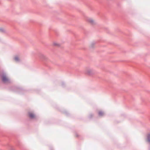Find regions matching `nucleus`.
Masks as SVG:
<instances>
[{
    "instance_id": "nucleus-1",
    "label": "nucleus",
    "mask_w": 150,
    "mask_h": 150,
    "mask_svg": "<svg viewBox=\"0 0 150 150\" xmlns=\"http://www.w3.org/2000/svg\"><path fill=\"white\" fill-rule=\"evenodd\" d=\"M1 79L2 81L4 83L8 82L9 81V79L5 75H3L1 76Z\"/></svg>"
},
{
    "instance_id": "nucleus-2",
    "label": "nucleus",
    "mask_w": 150,
    "mask_h": 150,
    "mask_svg": "<svg viewBox=\"0 0 150 150\" xmlns=\"http://www.w3.org/2000/svg\"><path fill=\"white\" fill-rule=\"evenodd\" d=\"M13 59L15 62H18L20 61V58L19 56L16 55L14 57Z\"/></svg>"
},
{
    "instance_id": "nucleus-3",
    "label": "nucleus",
    "mask_w": 150,
    "mask_h": 150,
    "mask_svg": "<svg viewBox=\"0 0 150 150\" xmlns=\"http://www.w3.org/2000/svg\"><path fill=\"white\" fill-rule=\"evenodd\" d=\"M29 117L32 118H34L35 117V115L32 112H30L28 113Z\"/></svg>"
},
{
    "instance_id": "nucleus-4",
    "label": "nucleus",
    "mask_w": 150,
    "mask_h": 150,
    "mask_svg": "<svg viewBox=\"0 0 150 150\" xmlns=\"http://www.w3.org/2000/svg\"><path fill=\"white\" fill-rule=\"evenodd\" d=\"M39 57L40 59H44L46 58V56L43 54H40Z\"/></svg>"
},
{
    "instance_id": "nucleus-5",
    "label": "nucleus",
    "mask_w": 150,
    "mask_h": 150,
    "mask_svg": "<svg viewBox=\"0 0 150 150\" xmlns=\"http://www.w3.org/2000/svg\"><path fill=\"white\" fill-rule=\"evenodd\" d=\"M146 141L150 143V133L148 134L147 135Z\"/></svg>"
},
{
    "instance_id": "nucleus-6",
    "label": "nucleus",
    "mask_w": 150,
    "mask_h": 150,
    "mask_svg": "<svg viewBox=\"0 0 150 150\" xmlns=\"http://www.w3.org/2000/svg\"><path fill=\"white\" fill-rule=\"evenodd\" d=\"M52 45L55 46H59V44L56 42H53L52 43Z\"/></svg>"
},
{
    "instance_id": "nucleus-7",
    "label": "nucleus",
    "mask_w": 150,
    "mask_h": 150,
    "mask_svg": "<svg viewBox=\"0 0 150 150\" xmlns=\"http://www.w3.org/2000/svg\"><path fill=\"white\" fill-rule=\"evenodd\" d=\"M88 21L89 22L92 24L94 22V21L92 19H88Z\"/></svg>"
},
{
    "instance_id": "nucleus-8",
    "label": "nucleus",
    "mask_w": 150,
    "mask_h": 150,
    "mask_svg": "<svg viewBox=\"0 0 150 150\" xmlns=\"http://www.w3.org/2000/svg\"><path fill=\"white\" fill-rule=\"evenodd\" d=\"M103 112L101 111H100L98 112V114L100 116H102L103 115Z\"/></svg>"
}]
</instances>
